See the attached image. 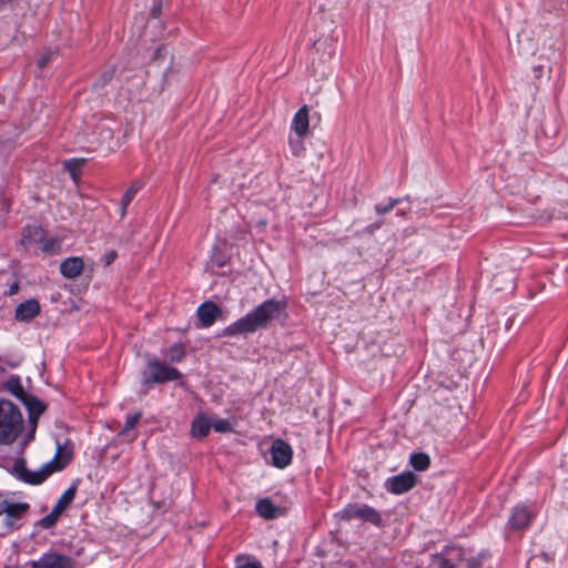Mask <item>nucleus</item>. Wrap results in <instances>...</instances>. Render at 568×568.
Returning <instances> with one entry per match:
<instances>
[{
    "label": "nucleus",
    "mask_w": 568,
    "mask_h": 568,
    "mask_svg": "<svg viewBox=\"0 0 568 568\" xmlns=\"http://www.w3.org/2000/svg\"><path fill=\"white\" fill-rule=\"evenodd\" d=\"M464 560V551L459 547H447L430 557L428 568H455Z\"/></svg>",
    "instance_id": "0eeeda50"
},
{
    "label": "nucleus",
    "mask_w": 568,
    "mask_h": 568,
    "mask_svg": "<svg viewBox=\"0 0 568 568\" xmlns=\"http://www.w3.org/2000/svg\"><path fill=\"white\" fill-rule=\"evenodd\" d=\"M4 0H0V2H3Z\"/></svg>",
    "instance_id": "4c0bfd02"
},
{
    "label": "nucleus",
    "mask_w": 568,
    "mask_h": 568,
    "mask_svg": "<svg viewBox=\"0 0 568 568\" xmlns=\"http://www.w3.org/2000/svg\"><path fill=\"white\" fill-rule=\"evenodd\" d=\"M40 313V304L36 300H28L16 308V318L18 321H29Z\"/></svg>",
    "instance_id": "dca6fc26"
},
{
    "label": "nucleus",
    "mask_w": 568,
    "mask_h": 568,
    "mask_svg": "<svg viewBox=\"0 0 568 568\" xmlns=\"http://www.w3.org/2000/svg\"><path fill=\"white\" fill-rule=\"evenodd\" d=\"M270 454L273 466L282 469L291 464L293 449L290 444L278 438L272 443Z\"/></svg>",
    "instance_id": "1a4fd4ad"
},
{
    "label": "nucleus",
    "mask_w": 568,
    "mask_h": 568,
    "mask_svg": "<svg viewBox=\"0 0 568 568\" xmlns=\"http://www.w3.org/2000/svg\"><path fill=\"white\" fill-rule=\"evenodd\" d=\"M534 519V513L527 506H516L509 517L507 527L510 530L527 529Z\"/></svg>",
    "instance_id": "9d476101"
},
{
    "label": "nucleus",
    "mask_w": 568,
    "mask_h": 568,
    "mask_svg": "<svg viewBox=\"0 0 568 568\" xmlns=\"http://www.w3.org/2000/svg\"><path fill=\"white\" fill-rule=\"evenodd\" d=\"M221 314V308L213 302L202 303L196 312L197 318L203 327H210Z\"/></svg>",
    "instance_id": "ddd939ff"
},
{
    "label": "nucleus",
    "mask_w": 568,
    "mask_h": 568,
    "mask_svg": "<svg viewBox=\"0 0 568 568\" xmlns=\"http://www.w3.org/2000/svg\"><path fill=\"white\" fill-rule=\"evenodd\" d=\"M61 513L57 511L54 508L51 510L50 514H48L45 517H43L40 521L41 526L43 528H51L55 525L60 517Z\"/></svg>",
    "instance_id": "a878e982"
},
{
    "label": "nucleus",
    "mask_w": 568,
    "mask_h": 568,
    "mask_svg": "<svg viewBox=\"0 0 568 568\" xmlns=\"http://www.w3.org/2000/svg\"><path fill=\"white\" fill-rule=\"evenodd\" d=\"M211 428V419L205 415H199L192 423L191 434L193 437L202 439L209 434Z\"/></svg>",
    "instance_id": "a211bd4d"
},
{
    "label": "nucleus",
    "mask_w": 568,
    "mask_h": 568,
    "mask_svg": "<svg viewBox=\"0 0 568 568\" xmlns=\"http://www.w3.org/2000/svg\"><path fill=\"white\" fill-rule=\"evenodd\" d=\"M118 254L115 251H110L109 253H106L104 256H103V263L105 266H109L111 265L114 260L116 258Z\"/></svg>",
    "instance_id": "7c9ffc66"
},
{
    "label": "nucleus",
    "mask_w": 568,
    "mask_h": 568,
    "mask_svg": "<svg viewBox=\"0 0 568 568\" xmlns=\"http://www.w3.org/2000/svg\"><path fill=\"white\" fill-rule=\"evenodd\" d=\"M6 388L17 398L23 402L32 414L40 415L43 413L44 406L42 405V403L33 397L28 396L24 393V389L19 378H10L6 384Z\"/></svg>",
    "instance_id": "6e6552de"
},
{
    "label": "nucleus",
    "mask_w": 568,
    "mask_h": 568,
    "mask_svg": "<svg viewBox=\"0 0 568 568\" xmlns=\"http://www.w3.org/2000/svg\"><path fill=\"white\" fill-rule=\"evenodd\" d=\"M72 458V450L68 447L58 445L57 454L53 460L48 463L42 469L31 473L27 469L23 459H17L13 464V474L21 480L39 485L43 483L53 471L63 469Z\"/></svg>",
    "instance_id": "f03ea898"
},
{
    "label": "nucleus",
    "mask_w": 568,
    "mask_h": 568,
    "mask_svg": "<svg viewBox=\"0 0 568 568\" xmlns=\"http://www.w3.org/2000/svg\"><path fill=\"white\" fill-rule=\"evenodd\" d=\"M310 119H308V106L303 105L295 113L292 121V130L298 138H304L308 133Z\"/></svg>",
    "instance_id": "4468645a"
},
{
    "label": "nucleus",
    "mask_w": 568,
    "mask_h": 568,
    "mask_svg": "<svg viewBox=\"0 0 568 568\" xmlns=\"http://www.w3.org/2000/svg\"><path fill=\"white\" fill-rule=\"evenodd\" d=\"M32 568H74L71 558L59 554H45L38 561H32Z\"/></svg>",
    "instance_id": "f8f14e48"
},
{
    "label": "nucleus",
    "mask_w": 568,
    "mask_h": 568,
    "mask_svg": "<svg viewBox=\"0 0 568 568\" xmlns=\"http://www.w3.org/2000/svg\"><path fill=\"white\" fill-rule=\"evenodd\" d=\"M113 75V70L103 74V82H108Z\"/></svg>",
    "instance_id": "f704fd0d"
},
{
    "label": "nucleus",
    "mask_w": 568,
    "mask_h": 568,
    "mask_svg": "<svg viewBox=\"0 0 568 568\" xmlns=\"http://www.w3.org/2000/svg\"><path fill=\"white\" fill-rule=\"evenodd\" d=\"M302 138H298V140H290V145L292 149V152L295 156H301L304 154L305 148L301 140Z\"/></svg>",
    "instance_id": "c85d7f7f"
},
{
    "label": "nucleus",
    "mask_w": 568,
    "mask_h": 568,
    "mask_svg": "<svg viewBox=\"0 0 568 568\" xmlns=\"http://www.w3.org/2000/svg\"><path fill=\"white\" fill-rule=\"evenodd\" d=\"M159 14H160V8H153V9L151 10V16H152L153 18H158V17H159Z\"/></svg>",
    "instance_id": "c9c22d12"
},
{
    "label": "nucleus",
    "mask_w": 568,
    "mask_h": 568,
    "mask_svg": "<svg viewBox=\"0 0 568 568\" xmlns=\"http://www.w3.org/2000/svg\"><path fill=\"white\" fill-rule=\"evenodd\" d=\"M467 568H480V561L476 558H470L466 560Z\"/></svg>",
    "instance_id": "72a5a7b5"
},
{
    "label": "nucleus",
    "mask_w": 568,
    "mask_h": 568,
    "mask_svg": "<svg viewBox=\"0 0 568 568\" xmlns=\"http://www.w3.org/2000/svg\"><path fill=\"white\" fill-rule=\"evenodd\" d=\"M43 239V230L37 225H28L23 229L21 235V243L30 245L38 243Z\"/></svg>",
    "instance_id": "6ab92c4d"
},
{
    "label": "nucleus",
    "mask_w": 568,
    "mask_h": 568,
    "mask_svg": "<svg viewBox=\"0 0 568 568\" xmlns=\"http://www.w3.org/2000/svg\"><path fill=\"white\" fill-rule=\"evenodd\" d=\"M337 516L343 520L357 519L376 526L382 523L379 513L366 504H349Z\"/></svg>",
    "instance_id": "423d86ee"
},
{
    "label": "nucleus",
    "mask_w": 568,
    "mask_h": 568,
    "mask_svg": "<svg viewBox=\"0 0 568 568\" xmlns=\"http://www.w3.org/2000/svg\"><path fill=\"white\" fill-rule=\"evenodd\" d=\"M18 291V285L14 284L10 287V294H14Z\"/></svg>",
    "instance_id": "e433bc0d"
},
{
    "label": "nucleus",
    "mask_w": 568,
    "mask_h": 568,
    "mask_svg": "<svg viewBox=\"0 0 568 568\" xmlns=\"http://www.w3.org/2000/svg\"><path fill=\"white\" fill-rule=\"evenodd\" d=\"M180 371L174 367L161 363L159 359L148 362L146 368L143 371V384H161L171 381H178L181 377Z\"/></svg>",
    "instance_id": "39448f33"
},
{
    "label": "nucleus",
    "mask_w": 568,
    "mask_h": 568,
    "mask_svg": "<svg viewBox=\"0 0 568 568\" xmlns=\"http://www.w3.org/2000/svg\"><path fill=\"white\" fill-rule=\"evenodd\" d=\"M284 308L285 303L275 300H267L247 313L244 317L225 327L221 335L232 336L254 333L258 328L266 327L268 323L277 318Z\"/></svg>",
    "instance_id": "f257e3e1"
},
{
    "label": "nucleus",
    "mask_w": 568,
    "mask_h": 568,
    "mask_svg": "<svg viewBox=\"0 0 568 568\" xmlns=\"http://www.w3.org/2000/svg\"><path fill=\"white\" fill-rule=\"evenodd\" d=\"M398 203H399V200H398V199H392V200H389V202H388L386 205H383V204H376L374 209H375V211H376V213H377V214L383 215V214H386V213H388L389 211H392V210L394 209V206H395L396 204H398Z\"/></svg>",
    "instance_id": "bb28decb"
},
{
    "label": "nucleus",
    "mask_w": 568,
    "mask_h": 568,
    "mask_svg": "<svg viewBox=\"0 0 568 568\" xmlns=\"http://www.w3.org/2000/svg\"><path fill=\"white\" fill-rule=\"evenodd\" d=\"M51 53H43L41 55V58L38 60V67L40 69L47 67V64L49 63L50 59H51Z\"/></svg>",
    "instance_id": "2f4dec72"
},
{
    "label": "nucleus",
    "mask_w": 568,
    "mask_h": 568,
    "mask_svg": "<svg viewBox=\"0 0 568 568\" xmlns=\"http://www.w3.org/2000/svg\"><path fill=\"white\" fill-rule=\"evenodd\" d=\"M23 429V417L18 406L0 399V444L13 443Z\"/></svg>",
    "instance_id": "7ed1b4c3"
},
{
    "label": "nucleus",
    "mask_w": 568,
    "mask_h": 568,
    "mask_svg": "<svg viewBox=\"0 0 568 568\" xmlns=\"http://www.w3.org/2000/svg\"><path fill=\"white\" fill-rule=\"evenodd\" d=\"M409 463L417 471H424L429 467L430 458L425 453H414L410 455Z\"/></svg>",
    "instance_id": "412c9836"
},
{
    "label": "nucleus",
    "mask_w": 568,
    "mask_h": 568,
    "mask_svg": "<svg viewBox=\"0 0 568 568\" xmlns=\"http://www.w3.org/2000/svg\"><path fill=\"white\" fill-rule=\"evenodd\" d=\"M256 513L264 519H274L276 518L281 509L275 506L270 498L260 499L255 506Z\"/></svg>",
    "instance_id": "f3484780"
},
{
    "label": "nucleus",
    "mask_w": 568,
    "mask_h": 568,
    "mask_svg": "<svg viewBox=\"0 0 568 568\" xmlns=\"http://www.w3.org/2000/svg\"><path fill=\"white\" fill-rule=\"evenodd\" d=\"M140 418H141V413H135L134 415L128 416L121 433H125V432L133 429Z\"/></svg>",
    "instance_id": "cd10ccee"
},
{
    "label": "nucleus",
    "mask_w": 568,
    "mask_h": 568,
    "mask_svg": "<svg viewBox=\"0 0 568 568\" xmlns=\"http://www.w3.org/2000/svg\"><path fill=\"white\" fill-rule=\"evenodd\" d=\"M415 484L416 476L412 471H405L389 478L386 487L390 493L399 495L410 490Z\"/></svg>",
    "instance_id": "9b49d317"
},
{
    "label": "nucleus",
    "mask_w": 568,
    "mask_h": 568,
    "mask_svg": "<svg viewBox=\"0 0 568 568\" xmlns=\"http://www.w3.org/2000/svg\"><path fill=\"white\" fill-rule=\"evenodd\" d=\"M244 559L243 556H237L236 557V568H263L261 562L257 561V560H252V561H247V562H244V564H241V561Z\"/></svg>",
    "instance_id": "c756f323"
},
{
    "label": "nucleus",
    "mask_w": 568,
    "mask_h": 568,
    "mask_svg": "<svg viewBox=\"0 0 568 568\" xmlns=\"http://www.w3.org/2000/svg\"><path fill=\"white\" fill-rule=\"evenodd\" d=\"M75 493H77V487L75 486H71L69 487L63 494L62 496L59 498V500L57 501V504L54 505V509L59 513H63L73 501L74 497H75Z\"/></svg>",
    "instance_id": "aec40b11"
},
{
    "label": "nucleus",
    "mask_w": 568,
    "mask_h": 568,
    "mask_svg": "<svg viewBox=\"0 0 568 568\" xmlns=\"http://www.w3.org/2000/svg\"><path fill=\"white\" fill-rule=\"evenodd\" d=\"M41 242V250L45 253H58L61 247V242L58 239H48L40 241Z\"/></svg>",
    "instance_id": "393cba45"
},
{
    "label": "nucleus",
    "mask_w": 568,
    "mask_h": 568,
    "mask_svg": "<svg viewBox=\"0 0 568 568\" xmlns=\"http://www.w3.org/2000/svg\"><path fill=\"white\" fill-rule=\"evenodd\" d=\"M84 263L81 257H68L60 264V272L67 278H75L81 275Z\"/></svg>",
    "instance_id": "2eb2a0df"
},
{
    "label": "nucleus",
    "mask_w": 568,
    "mask_h": 568,
    "mask_svg": "<svg viewBox=\"0 0 568 568\" xmlns=\"http://www.w3.org/2000/svg\"><path fill=\"white\" fill-rule=\"evenodd\" d=\"M383 225V221L376 222L374 224L368 225L365 229V232L368 234H373L376 230H378Z\"/></svg>",
    "instance_id": "473e14b6"
},
{
    "label": "nucleus",
    "mask_w": 568,
    "mask_h": 568,
    "mask_svg": "<svg viewBox=\"0 0 568 568\" xmlns=\"http://www.w3.org/2000/svg\"><path fill=\"white\" fill-rule=\"evenodd\" d=\"M212 428L217 433H230L233 430V425L229 419L216 418L211 420Z\"/></svg>",
    "instance_id": "b1692460"
},
{
    "label": "nucleus",
    "mask_w": 568,
    "mask_h": 568,
    "mask_svg": "<svg viewBox=\"0 0 568 568\" xmlns=\"http://www.w3.org/2000/svg\"><path fill=\"white\" fill-rule=\"evenodd\" d=\"M30 506L27 503H12L0 495V516H4L0 535L20 527L21 518L28 513Z\"/></svg>",
    "instance_id": "20e7f679"
},
{
    "label": "nucleus",
    "mask_w": 568,
    "mask_h": 568,
    "mask_svg": "<svg viewBox=\"0 0 568 568\" xmlns=\"http://www.w3.org/2000/svg\"><path fill=\"white\" fill-rule=\"evenodd\" d=\"M165 356L171 362H181L185 356V348L182 344H174L165 351Z\"/></svg>",
    "instance_id": "5701e85b"
},
{
    "label": "nucleus",
    "mask_w": 568,
    "mask_h": 568,
    "mask_svg": "<svg viewBox=\"0 0 568 568\" xmlns=\"http://www.w3.org/2000/svg\"><path fill=\"white\" fill-rule=\"evenodd\" d=\"M142 187V184L140 182H133L131 186L126 190V192L123 194L121 200V217L125 215L126 209L138 191Z\"/></svg>",
    "instance_id": "4be33fe9"
}]
</instances>
